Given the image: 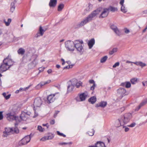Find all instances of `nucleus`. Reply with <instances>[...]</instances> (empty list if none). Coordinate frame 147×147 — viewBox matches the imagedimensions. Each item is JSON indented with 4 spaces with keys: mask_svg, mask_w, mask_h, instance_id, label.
<instances>
[{
    "mask_svg": "<svg viewBox=\"0 0 147 147\" xmlns=\"http://www.w3.org/2000/svg\"><path fill=\"white\" fill-rule=\"evenodd\" d=\"M42 125L43 126H46L47 128H48V127H49V125H48V123H47L45 124H42Z\"/></svg>",
    "mask_w": 147,
    "mask_h": 147,
    "instance_id": "59",
    "label": "nucleus"
},
{
    "mask_svg": "<svg viewBox=\"0 0 147 147\" xmlns=\"http://www.w3.org/2000/svg\"><path fill=\"white\" fill-rule=\"evenodd\" d=\"M131 116L130 114H127L120 117L116 122L115 126L117 127L124 126L129 122Z\"/></svg>",
    "mask_w": 147,
    "mask_h": 147,
    "instance_id": "1",
    "label": "nucleus"
},
{
    "mask_svg": "<svg viewBox=\"0 0 147 147\" xmlns=\"http://www.w3.org/2000/svg\"><path fill=\"white\" fill-rule=\"evenodd\" d=\"M55 123V121L54 120H51L50 122V123L51 124H54Z\"/></svg>",
    "mask_w": 147,
    "mask_h": 147,
    "instance_id": "56",
    "label": "nucleus"
},
{
    "mask_svg": "<svg viewBox=\"0 0 147 147\" xmlns=\"http://www.w3.org/2000/svg\"><path fill=\"white\" fill-rule=\"evenodd\" d=\"M13 129L9 127L5 128V131L3 132L4 136H6L9 134L10 133L13 132Z\"/></svg>",
    "mask_w": 147,
    "mask_h": 147,
    "instance_id": "19",
    "label": "nucleus"
},
{
    "mask_svg": "<svg viewBox=\"0 0 147 147\" xmlns=\"http://www.w3.org/2000/svg\"><path fill=\"white\" fill-rule=\"evenodd\" d=\"M92 8V5L90 3H89L87 6L86 9V10L87 11H90Z\"/></svg>",
    "mask_w": 147,
    "mask_h": 147,
    "instance_id": "30",
    "label": "nucleus"
},
{
    "mask_svg": "<svg viewBox=\"0 0 147 147\" xmlns=\"http://www.w3.org/2000/svg\"><path fill=\"white\" fill-rule=\"evenodd\" d=\"M56 67L57 68L59 69L60 67V66L59 65L57 64L56 65Z\"/></svg>",
    "mask_w": 147,
    "mask_h": 147,
    "instance_id": "60",
    "label": "nucleus"
},
{
    "mask_svg": "<svg viewBox=\"0 0 147 147\" xmlns=\"http://www.w3.org/2000/svg\"><path fill=\"white\" fill-rule=\"evenodd\" d=\"M118 51V49L116 48H114L111 51L109 52V54L110 55H112L114 53L117 52Z\"/></svg>",
    "mask_w": 147,
    "mask_h": 147,
    "instance_id": "31",
    "label": "nucleus"
},
{
    "mask_svg": "<svg viewBox=\"0 0 147 147\" xmlns=\"http://www.w3.org/2000/svg\"><path fill=\"white\" fill-rule=\"evenodd\" d=\"M88 96V93L87 92H85L79 94V99L78 98H76V99L77 101H82L85 100Z\"/></svg>",
    "mask_w": 147,
    "mask_h": 147,
    "instance_id": "6",
    "label": "nucleus"
},
{
    "mask_svg": "<svg viewBox=\"0 0 147 147\" xmlns=\"http://www.w3.org/2000/svg\"><path fill=\"white\" fill-rule=\"evenodd\" d=\"M136 125V123H133L130 125H128V126L131 127H134Z\"/></svg>",
    "mask_w": 147,
    "mask_h": 147,
    "instance_id": "49",
    "label": "nucleus"
},
{
    "mask_svg": "<svg viewBox=\"0 0 147 147\" xmlns=\"http://www.w3.org/2000/svg\"><path fill=\"white\" fill-rule=\"evenodd\" d=\"M147 26L145 28V29H144L143 31V32H145L146 31V30H147Z\"/></svg>",
    "mask_w": 147,
    "mask_h": 147,
    "instance_id": "61",
    "label": "nucleus"
},
{
    "mask_svg": "<svg viewBox=\"0 0 147 147\" xmlns=\"http://www.w3.org/2000/svg\"><path fill=\"white\" fill-rule=\"evenodd\" d=\"M19 91H20L19 90H17L15 92L16 93H19Z\"/></svg>",
    "mask_w": 147,
    "mask_h": 147,
    "instance_id": "62",
    "label": "nucleus"
},
{
    "mask_svg": "<svg viewBox=\"0 0 147 147\" xmlns=\"http://www.w3.org/2000/svg\"><path fill=\"white\" fill-rule=\"evenodd\" d=\"M28 88H24V89H23V88H20V89H19V90H20V91H21L22 90H26Z\"/></svg>",
    "mask_w": 147,
    "mask_h": 147,
    "instance_id": "57",
    "label": "nucleus"
},
{
    "mask_svg": "<svg viewBox=\"0 0 147 147\" xmlns=\"http://www.w3.org/2000/svg\"><path fill=\"white\" fill-rule=\"evenodd\" d=\"M72 80H69L68 82V86L67 88V92L69 93L72 91L74 89V87L75 86L73 84Z\"/></svg>",
    "mask_w": 147,
    "mask_h": 147,
    "instance_id": "12",
    "label": "nucleus"
},
{
    "mask_svg": "<svg viewBox=\"0 0 147 147\" xmlns=\"http://www.w3.org/2000/svg\"><path fill=\"white\" fill-rule=\"evenodd\" d=\"M37 129L40 132H42L44 130V129L40 125L38 126Z\"/></svg>",
    "mask_w": 147,
    "mask_h": 147,
    "instance_id": "39",
    "label": "nucleus"
},
{
    "mask_svg": "<svg viewBox=\"0 0 147 147\" xmlns=\"http://www.w3.org/2000/svg\"><path fill=\"white\" fill-rule=\"evenodd\" d=\"M123 126V128H125V132H127L129 131V128L124 126V125Z\"/></svg>",
    "mask_w": 147,
    "mask_h": 147,
    "instance_id": "52",
    "label": "nucleus"
},
{
    "mask_svg": "<svg viewBox=\"0 0 147 147\" xmlns=\"http://www.w3.org/2000/svg\"><path fill=\"white\" fill-rule=\"evenodd\" d=\"M122 86H124L126 88H130L131 86V83L129 82H126L123 83H122L121 84Z\"/></svg>",
    "mask_w": 147,
    "mask_h": 147,
    "instance_id": "24",
    "label": "nucleus"
},
{
    "mask_svg": "<svg viewBox=\"0 0 147 147\" xmlns=\"http://www.w3.org/2000/svg\"><path fill=\"white\" fill-rule=\"evenodd\" d=\"M119 62H117L115 63L114 65H113V68L119 66Z\"/></svg>",
    "mask_w": 147,
    "mask_h": 147,
    "instance_id": "48",
    "label": "nucleus"
},
{
    "mask_svg": "<svg viewBox=\"0 0 147 147\" xmlns=\"http://www.w3.org/2000/svg\"><path fill=\"white\" fill-rule=\"evenodd\" d=\"M74 42L68 40L65 43V47L69 51H73L74 50Z\"/></svg>",
    "mask_w": 147,
    "mask_h": 147,
    "instance_id": "4",
    "label": "nucleus"
},
{
    "mask_svg": "<svg viewBox=\"0 0 147 147\" xmlns=\"http://www.w3.org/2000/svg\"><path fill=\"white\" fill-rule=\"evenodd\" d=\"M47 140H48V139L47 136H45L43 137L40 139V141H45Z\"/></svg>",
    "mask_w": 147,
    "mask_h": 147,
    "instance_id": "43",
    "label": "nucleus"
},
{
    "mask_svg": "<svg viewBox=\"0 0 147 147\" xmlns=\"http://www.w3.org/2000/svg\"><path fill=\"white\" fill-rule=\"evenodd\" d=\"M107 56H105L102 58L100 60V62L102 63L105 62L107 60Z\"/></svg>",
    "mask_w": 147,
    "mask_h": 147,
    "instance_id": "40",
    "label": "nucleus"
},
{
    "mask_svg": "<svg viewBox=\"0 0 147 147\" xmlns=\"http://www.w3.org/2000/svg\"><path fill=\"white\" fill-rule=\"evenodd\" d=\"M95 43V39L93 38L89 40L88 42V46L89 48L90 49H91Z\"/></svg>",
    "mask_w": 147,
    "mask_h": 147,
    "instance_id": "20",
    "label": "nucleus"
},
{
    "mask_svg": "<svg viewBox=\"0 0 147 147\" xmlns=\"http://www.w3.org/2000/svg\"><path fill=\"white\" fill-rule=\"evenodd\" d=\"M94 130L93 129H91L88 132V134L90 136H92L94 135Z\"/></svg>",
    "mask_w": 147,
    "mask_h": 147,
    "instance_id": "38",
    "label": "nucleus"
},
{
    "mask_svg": "<svg viewBox=\"0 0 147 147\" xmlns=\"http://www.w3.org/2000/svg\"><path fill=\"white\" fill-rule=\"evenodd\" d=\"M30 113H27L24 112H22L20 116V118L22 120L26 121L30 117Z\"/></svg>",
    "mask_w": 147,
    "mask_h": 147,
    "instance_id": "10",
    "label": "nucleus"
},
{
    "mask_svg": "<svg viewBox=\"0 0 147 147\" xmlns=\"http://www.w3.org/2000/svg\"><path fill=\"white\" fill-rule=\"evenodd\" d=\"M96 101V98L95 96L91 97L88 100L89 102L92 104L95 103Z\"/></svg>",
    "mask_w": 147,
    "mask_h": 147,
    "instance_id": "27",
    "label": "nucleus"
},
{
    "mask_svg": "<svg viewBox=\"0 0 147 147\" xmlns=\"http://www.w3.org/2000/svg\"><path fill=\"white\" fill-rule=\"evenodd\" d=\"M126 90L123 88H120L117 90V93L121 95H123L125 94L126 92Z\"/></svg>",
    "mask_w": 147,
    "mask_h": 147,
    "instance_id": "25",
    "label": "nucleus"
},
{
    "mask_svg": "<svg viewBox=\"0 0 147 147\" xmlns=\"http://www.w3.org/2000/svg\"><path fill=\"white\" fill-rule=\"evenodd\" d=\"M124 0H121L120 1V4L121 5V11L123 13H125L127 12V9L124 4Z\"/></svg>",
    "mask_w": 147,
    "mask_h": 147,
    "instance_id": "15",
    "label": "nucleus"
},
{
    "mask_svg": "<svg viewBox=\"0 0 147 147\" xmlns=\"http://www.w3.org/2000/svg\"><path fill=\"white\" fill-rule=\"evenodd\" d=\"M57 134L60 136H63L64 137H66V136L65 135V134H63V133H60L59 131H57Z\"/></svg>",
    "mask_w": 147,
    "mask_h": 147,
    "instance_id": "45",
    "label": "nucleus"
},
{
    "mask_svg": "<svg viewBox=\"0 0 147 147\" xmlns=\"http://www.w3.org/2000/svg\"><path fill=\"white\" fill-rule=\"evenodd\" d=\"M61 61L62 62V65H64V64H65V63H67L68 64H69V63H70V62L69 61H67L66 62H65V60L63 59L62 58L61 59Z\"/></svg>",
    "mask_w": 147,
    "mask_h": 147,
    "instance_id": "46",
    "label": "nucleus"
},
{
    "mask_svg": "<svg viewBox=\"0 0 147 147\" xmlns=\"http://www.w3.org/2000/svg\"><path fill=\"white\" fill-rule=\"evenodd\" d=\"M3 62L6 64L9 67L13 65L14 63L11 59L10 56L9 55H8L7 57L4 59Z\"/></svg>",
    "mask_w": 147,
    "mask_h": 147,
    "instance_id": "7",
    "label": "nucleus"
},
{
    "mask_svg": "<svg viewBox=\"0 0 147 147\" xmlns=\"http://www.w3.org/2000/svg\"><path fill=\"white\" fill-rule=\"evenodd\" d=\"M109 10H110L111 11L114 12L118 11V8L116 7H115L111 6H110L109 7Z\"/></svg>",
    "mask_w": 147,
    "mask_h": 147,
    "instance_id": "29",
    "label": "nucleus"
},
{
    "mask_svg": "<svg viewBox=\"0 0 147 147\" xmlns=\"http://www.w3.org/2000/svg\"><path fill=\"white\" fill-rule=\"evenodd\" d=\"M72 80L73 82V84L77 88H79L82 86V83L81 81H78L76 79H73Z\"/></svg>",
    "mask_w": 147,
    "mask_h": 147,
    "instance_id": "14",
    "label": "nucleus"
},
{
    "mask_svg": "<svg viewBox=\"0 0 147 147\" xmlns=\"http://www.w3.org/2000/svg\"><path fill=\"white\" fill-rule=\"evenodd\" d=\"M111 28L114 31L115 34L117 35L120 34V32L117 27L115 25H112L111 26Z\"/></svg>",
    "mask_w": 147,
    "mask_h": 147,
    "instance_id": "23",
    "label": "nucleus"
},
{
    "mask_svg": "<svg viewBox=\"0 0 147 147\" xmlns=\"http://www.w3.org/2000/svg\"><path fill=\"white\" fill-rule=\"evenodd\" d=\"M48 83V82H46L42 83H40L38 85V86L39 87H42V86L45 85V84Z\"/></svg>",
    "mask_w": 147,
    "mask_h": 147,
    "instance_id": "47",
    "label": "nucleus"
},
{
    "mask_svg": "<svg viewBox=\"0 0 147 147\" xmlns=\"http://www.w3.org/2000/svg\"><path fill=\"white\" fill-rule=\"evenodd\" d=\"M57 3V0H50L49 5L50 7L53 8L56 5Z\"/></svg>",
    "mask_w": 147,
    "mask_h": 147,
    "instance_id": "22",
    "label": "nucleus"
},
{
    "mask_svg": "<svg viewBox=\"0 0 147 147\" xmlns=\"http://www.w3.org/2000/svg\"><path fill=\"white\" fill-rule=\"evenodd\" d=\"M134 63L137 65L140 66L142 67H143L146 65V64L145 63L141 61L136 62Z\"/></svg>",
    "mask_w": 147,
    "mask_h": 147,
    "instance_id": "26",
    "label": "nucleus"
},
{
    "mask_svg": "<svg viewBox=\"0 0 147 147\" xmlns=\"http://www.w3.org/2000/svg\"><path fill=\"white\" fill-rule=\"evenodd\" d=\"M11 21V20L10 18H9L8 19L7 22L5 20H3L4 22L5 23L6 26H8L9 25Z\"/></svg>",
    "mask_w": 147,
    "mask_h": 147,
    "instance_id": "33",
    "label": "nucleus"
},
{
    "mask_svg": "<svg viewBox=\"0 0 147 147\" xmlns=\"http://www.w3.org/2000/svg\"><path fill=\"white\" fill-rule=\"evenodd\" d=\"M124 32L126 34H128L129 32V29L125 28L124 29Z\"/></svg>",
    "mask_w": 147,
    "mask_h": 147,
    "instance_id": "51",
    "label": "nucleus"
},
{
    "mask_svg": "<svg viewBox=\"0 0 147 147\" xmlns=\"http://www.w3.org/2000/svg\"><path fill=\"white\" fill-rule=\"evenodd\" d=\"M83 41L82 40H76L74 41V46L77 50L81 53L83 51V47L82 45Z\"/></svg>",
    "mask_w": 147,
    "mask_h": 147,
    "instance_id": "2",
    "label": "nucleus"
},
{
    "mask_svg": "<svg viewBox=\"0 0 147 147\" xmlns=\"http://www.w3.org/2000/svg\"><path fill=\"white\" fill-rule=\"evenodd\" d=\"M47 72L49 74H50L52 72V70L51 69H49L47 71Z\"/></svg>",
    "mask_w": 147,
    "mask_h": 147,
    "instance_id": "58",
    "label": "nucleus"
},
{
    "mask_svg": "<svg viewBox=\"0 0 147 147\" xmlns=\"http://www.w3.org/2000/svg\"><path fill=\"white\" fill-rule=\"evenodd\" d=\"M9 111L10 112L6 114L7 120L9 121L17 120L18 117H16L13 114L15 112V109L13 108H11L9 109Z\"/></svg>",
    "mask_w": 147,
    "mask_h": 147,
    "instance_id": "3",
    "label": "nucleus"
},
{
    "mask_svg": "<svg viewBox=\"0 0 147 147\" xmlns=\"http://www.w3.org/2000/svg\"><path fill=\"white\" fill-rule=\"evenodd\" d=\"M74 65L72 64H69L68 65L66 66L63 68V69H68L70 68H71Z\"/></svg>",
    "mask_w": 147,
    "mask_h": 147,
    "instance_id": "34",
    "label": "nucleus"
},
{
    "mask_svg": "<svg viewBox=\"0 0 147 147\" xmlns=\"http://www.w3.org/2000/svg\"><path fill=\"white\" fill-rule=\"evenodd\" d=\"M96 86V84H93V85L91 87L90 89L92 90H93L94 89Z\"/></svg>",
    "mask_w": 147,
    "mask_h": 147,
    "instance_id": "50",
    "label": "nucleus"
},
{
    "mask_svg": "<svg viewBox=\"0 0 147 147\" xmlns=\"http://www.w3.org/2000/svg\"><path fill=\"white\" fill-rule=\"evenodd\" d=\"M55 95L54 94H51L48 96L47 99L48 103H51L54 102L55 99Z\"/></svg>",
    "mask_w": 147,
    "mask_h": 147,
    "instance_id": "17",
    "label": "nucleus"
},
{
    "mask_svg": "<svg viewBox=\"0 0 147 147\" xmlns=\"http://www.w3.org/2000/svg\"><path fill=\"white\" fill-rule=\"evenodd\" d=\"M3 95L5 97V99H9L10 98L11 96L10 94H8L7 95H6L7 94L5 92L3 93Z\"/></svg>",
    "mask_w": 147,
    "mask_h": 147,
    "instance_id": "35",
    "label": "nucleus"
},
{
    "mask_svg": "<svg viewBox=\"0 0 147 147\" xmlns=\"http://www.w3.org/2000/svg\"><path fill=\"white\" fill-rule=\"evenodd\" d=\"M10 67L7 65L6 64L3 62V63L1 65L0 67V71L1 72H3L6 71Z\"/></svg>",
    "mask_w": 147,
    "mask_h": 147,
    "instance_id": "18",
    "label": "nucleus"
},
{
    "mask_svg": "<svg viewBox=\"0 0 147 147\" xmlns=\"http://www.w3.org/2000/svg\"><path fill=\"white\" fill-rule=\"evenodd\" d=\"M42 101L40 98H36L34 102L33 105L34 108L37 109L41 107L42 104Z\"/></svg>",
    "mask_w": 147,
    "mask_h": 147,
    "instance_id": "5",
    "label": "nucleus"
},
{
    "mask_svg": "<svg viewBox=\"0 0 147 147\" xmlns=\"http://www.w3.org/2000/svg\"><path fill=\"white\" fill-rule=\"evenodd\" d=\"M88 147H106L104 142L101 141H97L94 145H90Z\"/></svg>",
    "mask_w": 147,
    "mask_h": 147,
    "instance_id": "13",
    "label": "nucleus"
},
{
    "mask_svg": "<svg viewBox=\"0 0 147 147\" xmlns=\"http://www.w3.org/2000/svg\"><path fill=\"white\" fill-rule=\"evenodd\" d=\"M67 144V143H63L62 144Z\"/></svg>",
    "mask_w": 147,
    "mask_h": 147,
    "instance_id": "64",
    "label": "nucleus"
},
{
    "mask_svg": "<svg viewBox=\"0 0 147 147\" xmlns=\"http://www.w3.org/2000/svg\"><path fill=\"white\" fill-rule=\"evenodd\" d=\"M138 79L136 78H133L130 80V82L132 84H134L138 82Z\"/></svg>",
    "mask_w": 147,
    "mask_h": 147,
    "instance_id": "32",
    "label": "nucleus"
},
{
    "mask_svg": "<svg viewBox=\"0 0 147 147\" xmlns=\"http://www.w3.org/2000/svg\"><path fill=\"white\" fill-rule=\"evenodd\" d=\"M89 82L90 84H95L94 81L92 80H90Z\"/></svg>",
    "mask_w": 147,
    "mask_h": 147,
    "instance_id": "54",
    "label": "nucleus"
},
{
    "mask_svg": "<svg viewBox=\"0 0 147 147\" xmlns=\"http://www.w3.org/2000/svg\"><path fill=\"white\" fill-rule=\"evenodd\" d=\"M45 30H44L41 26L40 27L39 32L40 35L42 36L44 34Z\"/></svg>",
    "mask_w": 147,
    "mask_h": 147,
    "instance_id": "37",
    "label": "nucleus"
},
{
    "mask_svg": "<svg viewBox=\"0 0 147 147\" xmlns=\"http://www.w3.org/2000/svg\"><path fill=\"white\" fill-rule=\"evenodd\" d=\"M143 85L144 86H147V81L144 82H142Z\"/></svg>",
    "mask_w": 147,
    "mask_h": 147,
    "instance_id": "55",
    "label": "nucleus"
},
{
    "mask_svg": "<svg viewBox=\"0 0 147 147\" xmlns=\"http://www.w3.org/2000/svg\"><path fill=\"white\" fill-rule=\"evenodd\" d=\"M64 7V5L63 3L59 4L57 7V10L59 11H61Z\"/></svg>",
    "mask_w": 147,
    "mask_h": 147,
    "instance_id": "28",
    "label": "nucleus"
},
{
    "mask_svg": "<svg viewBox=\"0 0 147 147\" xmlns=\"http://www.w3.org/2000/svg\"><path fill=\"white\" fill-rule=\"evenodd\" d=\"M101 9H98L94 11L92 13L89 15L92 20L93 18L96 17L100 13Z\"/></svg>",
    "mask_w": 147,
    "mask_h": 147,
    "instance_id": "9",
    "label": "nucleus"
},
{
    "mask_svg": "<svg viewBox=\"0 0 147 147\" xmlns=\"http://www.w3.org/2000/svg\"><path fill=\"white\" fill-rule=\"evenodd\" d=\"M91 20H92V19L88 16V17L81 22L79 24V26H83Z\"/></svg>",
    "mask_w": 147,
    "mask_h": 147,
    "instance_id": "16",
    "label": "nucleus"
},
{
    "mask_svg": "<svg viewBox=\"0 0 147 147\" xmlns=\"http://www.w3.org/2000/svg\"><path fill=\"white\" fill-rule=\"evenodd\" d=\"M24 52V50L22 48L19 49L18 51V53L19 54L22 55L23 54Z\"/></svg>",
    "mask_w": 147,
    "mask_h": 147,
    "instance_id": "36",
    "label": "nucleus"
},
{
    "mask_svg": "<svg viewBox=\"0 0 147 147\" xmlns=\"http://www.w3.org/2000/svg\"><path fill=\"white\" fill-rule=\"evenodd\" d=\"M15 7L14 6V4L13 3L12 4H11V6L10 8V11L12 12H13V11H14Z\"/></svg>",
    "mask_w": 147,
    "mask_h": 147,
    "instance_id": "42",
    "label": "nucleus"
},
{
    "mask_svg": "<svg viewBox=\"0 0 147 147\" xmlns=\"http://www.w3.org/2000/svg\"><path fill=\"white\" fill-rule=\"evenodd\" d=\"M3 112L0 111V120L2 119L3 118V116L2 114Z\"/></svg>",
    "mask_w": 147,
    "mask_h": 147,
    "instance_id": "53",
    "label": "nucleus"
},
{
    "mask_svg": "<svg viewBox=\"0 0 147 147\" xmlns=\"http://www.w3.org/2000/svg\"><path fill=\"white\" fill-rule=\"evenodd\" d=\"M30 140V137L29 136H27L22 139L19 142L20 145H25L29 142Z\"/></svg>",
    "mask_w": 147,
    "mask_h": 147,
    "instance_id": "8",
    "label": "nucleus"
},
{
    "mask_svg": "<svg viewBox=\"0 0 147 147\" xmlns=\"http://www.w3.org/2000/svg\"><path fill=\"white\" fill-rule=\"evenodd\" d=\"M64 41V39H62V40H60L59 41V42H63Z\"/></svg>",
    "mask_w": 147,
    "mask_h": 147,
    "instance_id": "63",
    "label": "nucleus"
},
{
    "mask_svg": "<svg viewBox=\"0 0 147 147\" xmlns=\"http://www.w3.org/2000/svg\"><path fill=\"white\" fill-rule=\"evenodd\" d=\"M107 105V102L106 101H102L96 104V107H101L102 108H104Z\"/></svg>",
    "mask_w": 147,
    "mask_h": 147,
    "instance_id": "21",
    "label": "nucleus"
},
{
    "mask_svg": "<svg viewBox=\"0 0 147 147\" xmlns=\"http://www.w3.org/2000/svg\"><path fill=\"white\" fill-rule=\"evenodd\" d=\"M109 13V9L105 8L103 9L102 13L99 16L100 18H105L107 16Z\"/></svg>",
    "mask_w": 147,
    "mask_h": 147,
    "instance_id": "11",
    "label": "nucleus"
},
{
    "mask_svg": "<svg viewBox=\"0 0 147 147\" xmlns=\"http://www.w3.org/2000/svg\"><path fill=\"white\" fill-rule=\"evenodd\" d=\"M47 138L48 140H50L53 139L54 137V136L53 134H50L48 136H47Z\"/></svg>",
    "mask_w": 147,
    "mask_h": 147,
    "instance_id": "41",
    "label": "nucleus"
},
{
    "mask_svg": "<svg viewBox=\"0 0 147 147\" xmlns=\"http://www.w3.org/2000/svg\"><path fill=\"white\" fill-rule=\"evenodd\" d=\"M13 131L12 132H14L15 133H18L19 132V131L17 127H15L13 129Z\"/></svg>",
    "mask_w": 147,
    "mask_h": 147,
    "instance_id": "44",
    "label": "nucleus"
}]
</instances>
